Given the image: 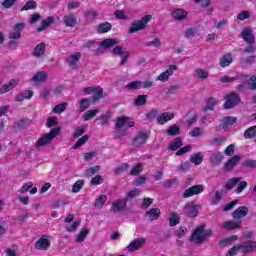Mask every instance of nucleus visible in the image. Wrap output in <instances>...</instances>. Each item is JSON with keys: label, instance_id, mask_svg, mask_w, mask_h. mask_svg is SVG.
Masks as SVG:
<instances>
[{"label": "nucleus", "instance_id": "1", "mask_svg": "<svg viewBox=\"0 0 256 256\" xmlns=\"http://www.w3.org/2000/svg\"><path fill=\"white\" fill-rule=\"evenodd\" d=\"M212 235V229L205 230V226L200 225L196 227L195 231L192 232L191 241L201 244L203 241H205V239H207V237H211Z\"/></svg>", "mask_w": 256, "mask_h": 256}, {"label": "nucleus", "instance_id": "2", "mask_svg": "<svg viewBox=\"0 0 256 256\" xmlns=\"http://www.w3.org/2000/svg\"><path fill=\"white\" fill-rule=\"evenodd\" d=\"M59 133H61V128L57 127L52 129L49 133L44 134L36 141V149H39V147H45V145H49L53 139L59 135Z\"/></svg>", "mask_w": 256, "mask_h": 256}, {"label": "nucleus", "instance_id": "3", "mask_svg": "<svg viewBox=\"0 0 256 256\" xmlns=\"http://www.w3.org/2000/svg\"><path fill=\"white\" fill-rule=\"evenodd\" d=\"M153 19L152 15H145L140 20H136L131 23V26L128 30V33H137V31H144V29H147V24L149 21Z\"/></svg>", "mask_w": 256, "mask_h": 256}, {"label": "nucleus", "instance_id": "4", "mask_svg": "<svg viewBox=\"0 0 256 256\" xmlns=\"http://www.w3.org/2000/svg\"><path fill=\"white\" fill-rule=\"evenodd\" d=\"M225 103L223 105L224 109H233V107H237L239 103H241V96L237 92H231L227 94L225 97Z\"/></svg>", "mask_w": 256, "mask_h": 256}, {"label": "nucleus", "instance_id": "5", "mask_svg": "<svg viewBox=\"0 0 256 256\" xmlns=\"http://www.w3.org/2000/svg\"><path fill=\"white\" fill-rule=\"evenodd\" d=\"M82 49H88V51H91L93 57L103 55V49L101 48V44L99 45V42L95 40H89L88 42H86V44L82 46Z\"/></svg>", "mask_w": 256, "mask_h": 256}, {"label": "nucleus", "instance_id": "6", "mask_svg": "<svg viewBox=\"0 0 256 256\" xmlns=\"http://www.w3.org/2000/svg\"><path fill=\"white\" fill-rule=\"evenodd\" d=\"M203 191H205V187L203 185H193L183 192L182 197L183 199H189V197H195V195H200V193H203Z\"/></svg>", "mask_w": 256, "mask_h": 256}, {"label": "nucleus", "instance_id": "7", "mask_svg": "<svg viewBox=\"0 0 256 256\" xmlns=\"http://www.w3.org/2000/svg\"><path fill=\"white\" fill-rule=\"evenodd\" d=\"M149 141V134L144 131H139L135 137L132 139V146L133 147H142Z\"/></svg>", "mask_w": 256, "mask_h": 256}, {"label": "nucleus", "instance_id": "8", "mask_svg": "<svg viewBox=\"0 0 256 256\" xmlns=\"http://www.w3.org/2000/svg\"><path fill=\"white\" fill-rule=\"evenodd\" d=\"M238 245L240 247V251L244 253V255H248L249 253H255L256 251V241L247 240Z\"/></svg>", "mask_w": 256, "mask_h": 256}, {"label": "nucleus", "instance_id": "9", "mask_svg": "<svg viewBox=\"0 0 256 256\" xmlns=\"http://www.w3.org/2000/svg\"><path fill=\"white\" fill-rule=\"evenodd\" d=\"M12 29L13 32L9 33L8 39H13L14 41H17L21 39V33L23 32V29H25V23H16Z\"/></svg>", "mask_w": 256, "mask_h": 256}, {"label": "nucleus", "instance_id": "10", "mask_svg": "<svg viewBox=\"0 0 256 256\" xmlns=\"http://www.w3.org/2000/svg\"><path fill=\"white\" fill-rule=\"evenodd\" d=\"M112 55H122V59L118 65L119 67H123L129 60V55H131V53L129 51H123L122 46H116L112 51Z\"/></svg>", "mask_w": 256, "mask_h": 256}, {"label": "nucleus", "instance_id": "11", "mask_svg": "<svg viewBox=\"0 0 256 256\" xmlns=\"http://www.w3.org/2000/svg\"><path fill=\"white\" fill-rule=\"evenodd\" d=\"M177 71V65L171 64L169 65L168 69L164 72L160 73V75L157 77L158 81H162V83H167L169 81V78Z\"/></svg>", "mask_w": 256, "mask_h": 256}, {"label": "nucleus", "instance_id": "12", "mask_svg": "<svg viewBox=\"0 0 256 256\" xmlns=\"http://www.w3.org/2000/svg\"><path fill=\"white\" fill-rule=\"evenodd\" d=\"M34 247L38 251H47L51 247V241L47 239V235H43L35 242Z\"/></svg>", "mask_w": 256, "mask_h": 256}, {"label": "nucleus", "instance_id": "13", "mask_svg": "<svg viewBox=\"0 0 256 256\" xmlns=\"http://www.w3.org/2000/svg\"><path fill=\"white\" fill-rule=\"evenodd\" d=\"M197 207L199 206L195 205L194 202L186 203L184 206L185 215H187V217H190L191 219H195V217L199 215V210L197 209Z\"/></svg>", "mask_w": 256, "mask_h": 256}, {"label": "nucleus", "instance_id": "14", "mask_svg": "<svg viewBox=\"0 0 256 256\" xmlns=\"http://www.w3.org/2000/svg\"><path fill=\"white\" fill-rule=\"evenodd\" d=\"M145 238H136L134 241L130 242V244L126 247V250L129 252L139 251V249H143V246L146 243Z\"/></svg>", "mask_w": 256, "mask_h": 256}, {"label": "nucleus", "instance_id": "15", "mask_svg": "<svg viewBox=\"0 0 256 256\" xmlns=\"http://www.w3.org/2000/svg\"><path fill=\"white\" fill-rule=\"evenodd\" d=\"M240 37L245 41V43H255V34H253V29L251 27L244 28Z\"/></svg>", "mask_w": 256, "mask_h": 256}, {"label": "nucleus", "instance_id": "16", "mask_svg": "<svg viewBox=\"0 0 256 256\" xmlns=\"http://www.w3.org/2000/svg\"><path fill=\"white\" fill-rule=\"evenodd\" d=\"M239 161H241V156L239 155H234L230 157L224 164V171L226 172L233 171V169H235Z\"/></svg>", "mask_w": 256, "mask_h": 256}, {"label": "nucleus", "instance_id": "17", "mask_svg": "<svg viewBox=\"0 0 256 256\" xmlns=\"http://www.w3.org/2000/svg\"><path fill=\"white\" fill-rule=\"evenodd\" d=\"M81 52H76L67 58V63L70 68L77 69L79 67V61L81 59Z\"/></svg>", "mask_w": 256, "mask_h": 256}, {"label": "nucleus", "instance_id": "18", "mask_svg": "<svg viewBox=\"0 0 256 256\" xmlns=\"http://www.w3.org/2000/svg\"><path fill=\"white\" fill-rule=\"evenodd\" d=\"M241 223H243V221L241 220H238V221L230 220V221L224 222L222 224V227L226 231H234L235 229H241V227H243Z\"/></svg>", "mask_w": 256, "mask_h": 256}, {"label": "nucleus", "instance_id": "19", "mask_svg": "<svg viewBox=\"0 0 256 256\" xmlns=\"http://www.w3.org/2000/svg\"><path fill=\"white\" fill-rule=\"evenodd\" d=\"M127 207V198L117 199L112 203V210L114 213H121Z\"/></svg>", "mask_w": 256, "mask_h": 256}, {"label": "nucleus", "instance_id": "20", "mask_svg": "<svg viewBox=\"0 0 256 256\" xmlns=\"http://www.w3.org/2000/svg\"><path fill=\"white\" fill-rule=\"evenodd\" d=\"M63 23L65 27H76L79 23V20L77 19V16L70 13L63 17Z\"/></svg>", "mask_w": 256, "mask_h": 256}, {"label": "nucleus", "instance_id": "21", "mask_svg": "<svg viewBox=\"0 0 256 256\" xmlns=\"http://www.w3.org/2000/svg\"><path fill=\"white\" fill-rule=\"evenodd\" d=\"M19 85V81L12 79L9 83L4 84L0 87V95H5V93H9V91H13L15 87Z\"/></svg>", "mask_w": 256, "mask_h": 256}, {"label": "nucleus", "instance_id": "22", "mask_svg": "<svg viewBox=\"0 0 256 256\" xmlns=\"http://www.w3.org/2000/svg\"><path fill=\"white\" fill-rule=\"evenodd\" d=\"M247 213H249V208L247 206H239L233 211L232 217L233 219H243V217H247Z\"/></svg>", "mask_w": 256, "mask_h": 256}, {"label": "nucleus", "instance_id": "23", "mask_svg": "<svg viewBox=\"0 0 256 256\" xmlns=\"http://www.w3.org/2000/svg\"><path fill=\"white\" fill-rule=\"evenodd\" d=\"M223 159H225V157L223 156V153L216 152L210 156L209 161L213 167H219V165L223 163Z\"/></svg>", "mask_w": 256, "mask_h": 256}, {"label": "nucleus", "instance_id": "24", "mask_svg": "<svg viewBox=\"0 0 256 256\" xmlns=\"http://www.w3.org/2000/svg\"><path fill=\"white\" fill-rule=\"evenodd\" d=\"M174 118L175 114L171 112H164L157 117V123L159 125H165V123H168V121H171Z\"/></svg>", "mask_w": 256, "mask_h": 256}, {"label": "nucleus", "instance_id": "25", "mask_svg": "<svg viewBox=\"0 0 256 256\" xmlns=\"http://www.w3.org/2000/svg\"><path fill=\"white\" fill-rule=\"evenodd\" d=\"M233 63V55L231 53L223 54L219 59V65L222 68L229 67Z\"/></svg>", "mask_w": 256, "mask_h": 256}, {"label": "nucleus", "instance_id": "26", "mask_svg": "<svg viewBox=\"0 0 256 256\" xmlns=\"http://www.w3.org/2000/svg\"><path fill=\"white\" fill-rule=\"evenodd\" d=\"M104 97L103 88L98 86L93 95L90 97V101H92V105H97V103H99L101 99H104Z\"/></svg>", "mask_w": 256, "mask_h": 256}, {"label": "nucleus", "instance_id": "27", "mask_svg": "<svg viewBox=\"0 0 256 256\" xmlns=\"http://www.w3.org/2000/svg\"><path fill=\"white\" fill-rule=\"evenodd\" d=\"M46 49H47V46L45 45L44 42L37 44L32 52L33 57H43V55H45Z\"/></svg>", "mask_w": 256, "mask_h": 256}, {"label": "nucleus", "instance_id": "28", "mask_svg": "<svg viewBox=\"0 0 256 256\" xmlns=\"http://www.w3.org/2000/svg\"><path fill=\"white\" fill-rule=\"evenodd\" d=\"M181 147H183V138L177 137L168 145V150L179 151Z\"/></svg>", "mask_w": 256, "mask_h": 256}, {"label": "nucleus", "instance_id": "29", "mask_svg": "<svg viewBox=\"0 0 256 256\" xmlns=\"http://www.w3.org/2000/svg\"><path fill=\"white\" fill-rule=\"evenodd\" d=\"M145 217H149L150 221H157L161 217V209L152 208L145 213Z\"/></svg>", "mask_w": 256, "mask_h": 256}, {"label": "nucleus", "instance_id": "30", "mask_svg": "<svg viewBox=\"0 0 256 256\" xmlns=\"http://www.w3.org/2000/svg\"><path fill=\"white\" fill-rule=\"evenodd\" d=\"M52 23H55V17L49 16L46 19L42 20L41 25L36 29L38 33H41V31H45L49 27V25H52Z\"/></svg>", "mask_w": 256, "mask_h": 256}, {"label": "nucleus", "instance_id": "31", "mask_svg": "<svg viewBox=\"0 0 256 256\" xmlns=\"http://www.w3.org/2000/svg\"><path fill=\"white\" fill-rule=\"evenodd\" d=\"M93 102L89 98H83L79 102L78 111L79 113H85L86 109H89Z\"/></svg>", "mask_w": 256, "mask_h": 256}, {"label": "nucleus", "instance_id": "32", "mask_svg": "<svg viewBox=\"0 0 256 256\" xmlns=\"http://www.w3.org/2000/svg\"><path fill=\"white\" fill-rule=\"evenodd\" d=\"M172 17L176 21H183V19H187V11H185L181 8L175 9L172 12Z\"/></svg>", "mask_w": 256, "mask_h": 256}, {"label": "nucleus", "instance_id": "33", "mask_svg": "<svg viewBox=\"0 0 256 256\" xmlns=\"http://www.w3.org/2000/svg\"><path fill=\"white\" fill-rule=\"evenodd\" d=\"M115 45H117V39L115 38L104 39L100 42L101 49H111V47H115Z\"/></svg>", "mask_w": 256, "mask_h": 256}, {"label": "nucleus", "instance_id": "34", "mask_svg": "<svg viewBox=\"0 0 256 256\" xmlns=\"http://www.w3.org/2000/svg\"><path fill=\"white\" fill-rule=\"evenodd\" d=\"M113 29V25L109 22L100 23L97 27V33L102 35L103 33H109Z\"/></svg>", "mask_w": 256, "mask_h": 256}, {"label": "nucleus", "instance_id": "35", "mask_svg": "<svg viewBox=\"0 0 256 256\" xmlns=\"http://www.w3.org/2000/svg\"><path fill=\"white\" fill-rule=\"evenodd\" d=\"M31 81H33V83H43V81H47V73L45 71L37 72L32 76Z\"/></svg>", "mask_w": 256, "mask_h": 256}, {"label": "nucleus", "instance_id": "36", "mask_svg": "<svg viewBox=\"0 0 256 256\" xmlns=\"http://www.w3.org/2000/svg\"><path fill=\"white\" fill-rule=\"evenodd\" d=\"M233 125H237V117L226 116L223 118L222 127H233Z\"/></svg>", "mask_w": 256, "mask_h": 256}, {"label": "nucleus", "instance_id": "37", "mask_svg": "<svg viewBox=\"0 0 256 256\" xmlns=\"http://www.w3.org/2000/svg\"><path fill=\"white\" fill-rule=\"evenodd\" d=\"M239 181H243V178L241 177L230 178L225 184V190L231 191L233 187H235V185L239 183Z\"/></svg>", "mask_w": 256, "mask_h": 256}, {"label": "nucleus", "instance_id": "38", "mask_svg": "<svg viewBox=\"0 0 256 256\" xmlns=\"http://www.w3.org/2000/svg\"><path fill=\"white\" fill-rule=\"evenodd\" d=\"M143 88V82L142 81H132L129 82L126 85V89H128V91H137V89H142Z\"/></svg>", "mask_w": 256, "mask_h": 256}, {"label": "nucleus", "instance_id": "39", "mask_svg": "<svg viewBox=\"0 0 256 256\" xmlns=\"http://www.w3.org/2000/svg\"><path fill=\"white\" fill-rule=\"evenodd\" d=\"M215 105H217V99L210 97L206 100V106L203 108V111H213V109H215Z\"/></svg>", "mask_w": 256, "mask_h": 256}, {"label": "nucleus", "instance_id": "40", "mask_svg": "<svg viewBox=\"0 0 256 256\" xmlns=\"http://www.w3.org/2000/svg\"><path fill=\"white\" fill-rule=\"evenodd\" d=\"M89 141V135L85 134L81 138L78 139V141L73 145L72 149L77 150L80 149V147H83L87 142Z\"/></svg>", "mask_w": 256, "mask_h": 256}, {"label": "nucleus", "instance_id": "41", "mask_svg": "<svg viewBox=\"0 0 256 256\" xmlns=\"http://www.w3.org/2000/svg\"><path fill=\"white\" fill-rule=\"evenodd\" d=\"M190 163H194L195 165H201V163H203V154L201 152L192 154L190 156Z\"/></svg>", "mask_w": 256, "mask_h": 256}, {"label": "nucleus", "instance_id": "42", "mask_svg": "<svg viewBox=\"0 0 256 256\" xmlns=\"http://www.w3.org/2000/svg\"><path fill=\"white\" fill-rule=\"evenodd\" d=\"M180 133L181 128H179V126L175 124L170 126L168 130H166V134L168 135V137H175V135H180Z\"/></svg>", "mask_w": 256, "mask_h": 256}, {"label": "nucleus", "instance_id": "43", "mask_svg": "<svg viewBox=\"0 0 256 256\" xmlns=\"http://www.w3.org/2000/svg\"><path fill=\"white\" fill-rule=\"evenodd\" d=\"M179 223H181V218L179 217V215H177L176 212H172L169 218L170 227H175V225H179Z\"/></svg>", "mask_w": 256, "mask_h": 256}, {"label": "nucleus", "instance_id": "44", "mask_svg": "<svg viewBox=\"0 0 256 256\" xmlns=\"http://www.w3.org/2000/svg\"><path fill=\"white\" fill-rule=\"evenodd\" d=\"M127 121H129V117L127 116H122L117 118V121L115 124L116 129H123V127L127 125Z\"/></svg>", "mask_w": 256, "mask_h": 256}, {"label": "nucleus", "instance_id": "45", "mask_svg": "<svg viewBox=\"0 0 256 256\" xmlns=\"http://www.w3.org/2000/svg\"><path fill=\"white\" fill-rule=\"evenodd\" d=\"M33 9H37V2L35 0H28L21 8V11H31Z\"/></svg>", "mask_w": 256, "mask_h": 256}, {"label": "nucleus", "instance_id": "46", "mask_svg": "<svg viewBox=\"0 0 256 256\" xmlns=\"http://www.w3.org/2000/svg\"><path fill=\"white\" fill-rule=\"evenodd\" d=\"M244 137L245 139H253V137H256V125L246 129L244 131Z\"/></svg>", "mask_w": 256, "mask_h": 256}, {"label": "nucleus", "instance_id": "47", "mask_svg": "<svg viewBox=\"0 0 256 256\" xmlns=\"http://www.w3.org/2000/svg\"><path fill=\"white\" fill-rule=\"evenodd\" d=\"M113 135L115 139H121V137H126V135H129V131L127 129L116 128Z\"/></svg>", "mask_w": 256, "mask_h": 256}, {"label": "nucleus", "instance_id": "48", "mask_svg": "<svg viewBox=\"0 0 256 256\" xmlns=\"http://www.w3.org/2000/svg\"><path fill=\"white\" fill-rule=\"evenodd\" d=\"M85 185V180H77L72 186V193H79Z\"/></svg>", "mask_w": 256, "mask_h": 256}, {"label": "nucleus", "instance_id": "49", "mask_svg": "<svg viewBox=\"0 0 256 256\" xmlns=\"http://www.w3.org/2000/svg\"><path fill=\"white\" fill-rule=\"evenodd\" d=\"M68 105H69V103H67V102H62V103L56 105V106L53 108L52 112H53V113H57V114H61V113H63V112L65 111V109H67V106H68Z\"/></svg>", "mask_w": 256, "mask_h": 256}, {"label": "nucleus", "instance_id": "50", "mask_svg": "<svg viewBox=\"0 0 256 256\" xmlns=\"http://www.w3.org/2000/svg\"><path fill=\"white\" fill-rule=\"evenodd\" d=\"M99 119L101 121L100 123H101L102 127H105V126L109 125V119H111V112L108 111L105 114H102L99 117Z\"/></svg>", "mask_w": 256, "mask_h": 256}, {"label": "nucleus", "instance_id": "51", "mask_svg": "<svg viewBox=\"0 0 256 256\" xmlns=\"http://www.w3.org/2000/svg\"><path fill=\"white\" fill-rule=\"evenodd\" d=\"M140 173H143V164L141 163H137L130 171V175H132V177H135L137 175H139Z\"/></svg>", "mask_w": 256, "mask_h": 256}, {"label": "nucleus", "instance_id": "52", "mask_svg": "<svg viewBox=\"0 0 256 256\" xmlns=\"http://www.w3.org/2000/svg\"><path fill=\"white\" fill-rule=\"evenodd\" d=\"M87 235H89V230L84 229L80 231V233L77 235L75 239L76 243H83L85 239H87Z\"/></svg>", "mask_w": 256, "mask_h": 256}, {"label": "nucleus", "instance_id": "53", "mask_svg": "<svg viewBox=\"0 0 256 256\" xmlns=\"http://www.w3.org/2000/svg\"><path fill=\"white\" fill-rule=\"evenodd\" d=\"M247 185H248L247 181L240 180L238 182L237 188L235 189V194L240 195V193H243V191H245V189H247Z\"/></svg>", "mask_w": 256, "mask_h": 256}, {"label": "nucleus", "instance_id": "54", "mask_svg": "<svg viewBox=\"0 0 256 256\" xmlns=\"http://www.w3.org/2000/svg\"><path fill=\"white\" fill-rule=\"evenodd\" d=\"M97 113H99V109L87 111L83 116L84 121H91V119H93V117H95Z\"/></svg>", "mask_w": 256, "mask_h": 256}, {"label": "nucleus", "instance_id": "55", "mask_svg": "<svg viewBox=\"0 0 256 256\" xmlns=\"http://www.w3.org/2000/svg\"><path fill=\"white\" fill-rule=\"evenodd\" d=\"M147 103V95H139L134 101L136 107H141Z\"/></svg>", "mask_w": 256, "mask_h": 256}, {"label": "nucleus", "instance_id": "56", "mask_svg": "<svg viewBox=\"0 0 256 256\" xmlns=\"http://www.w3.org/2000/svg\"><path fill=\"white\" fill-rule=\"evenodd\" d=\"M106 202H107V195L102 194L96 199L94 206L97 208H101L103 207V205H105Z\"/></svg>", "mask_w": 256, "mask_h": 256}, {"label": "nucleus", "instance_id": "57", "mask_svg": "<svg viewBox=\"0 0 256 256\" xmlns=\"http://www.w3.org/2000/svg\"><path fill=\"white\" fill-rule=\"evenodd\" d=\"M141 195V190L139 188H135L134 190L129 191L126 193V199H136V197H139Z\"/></svg>", "mask_w": 256, "mask_h": 256}, {"label": "nucleus", "instance_id": "58", "mask_svg": "<svg viewBox=\"0 0 256 256\" xmlns=\"http://www.w3.org/2000/svg\"><path fill=\"white\" fill-rule=\"evenodd\" d=\"M129 169V163H122L117 168H115V175H121V173H125Z\"/></svg>", "mask_w": 256, "mask_h": 256}, {"label": "nucleus", "instance_id": "59", "mask_svg": "<svg viewBox=\"0 0 256 256\" xmlns=\"http://www.w3.org/2000/svg\"><path fill=\"white\" fill-rule=\"evenodd\" d=\"M145 47H161V39L154 38L152 41L145 42Z\"/></svg>", "mask_w": 256, "mask_h": 256}, {"label": "nucleus", "instance_id": "60", "mask_svg": "<svg viewBox=\"0 0 256 256\" xmlns=\"http://www.w3.org/2000/svg\"><path fill=\"white\" fill-rule=\"evenodd\" d=\"M103 181H104V180H103V176H101V175H96V176H94V177L91 179L90 185H92V186L102 185Z\"/></svg>", "mask_w": 256, "mask_h": 256}, {"label": "nucleus", "instance_id": "61", "mask_svg": "<svg viewBox=\"0 0 256 256\" xmlns=\"http://www.w3.org/2000/svg\"><path fill=\"white\" fill-rule=\"evenodd\" d=\"M221 195H223V191L218 190L215 192V197L212 199V205H219V203H221V200L223 199Z\"/></svg>", "mask_w": 256, "mask_h": 256}, {"label": "nucleus", "instance_id": "62", "mask_svg": "<svg viewBox=\"0 0 256 256\" xmlns=\"http://www.w3.org/2000/svg\"><path fill=\"white\" fill-rule=\"evenodd\" d=\"M190 137H200V135H203V128L195 127L189 132Z\"/></svg>", "mask_w": 256, "mask_h": 256}, {"label": "nucleus", "instance_id": "63", "mask_svg": "<svg viewBox=\"0 0 256 256\" xmlns=\"http://www.w3.org/2000/svg\"><path fill=\"white\" fill-rule=\"evenodd\" d=\"M249 17H251V13L247 10H243L237 15L238 21H245V19H249Z\"/></svg>", "mask_w": 256, "mask_h": 256}, {"label": "nucleus", "instance_id": "64", "mask_svg": "<svg viewBox=\"0 0 256 256\" xmlns=\"http://www.w3.org/2000/svg\"><path fill=\"white\" fill-rule=\"evenodd\" d=\"M239 251H241V248L239 244H237L228 250L226 256H235L237 253H239Z\"/></svg>", "mask_w": 256, "mask_h": 256}]
</instances>
